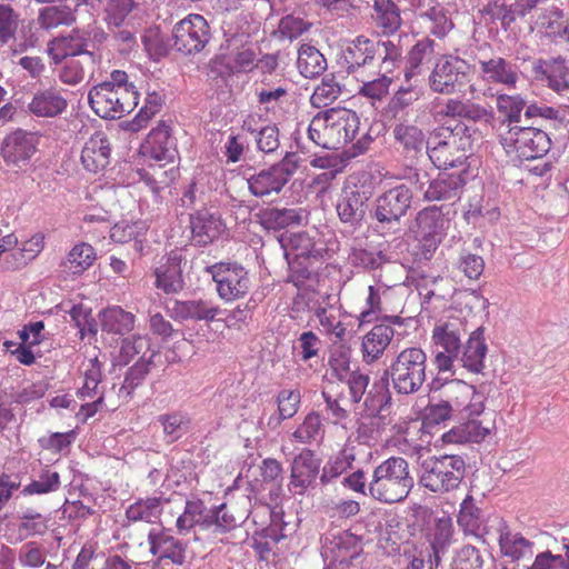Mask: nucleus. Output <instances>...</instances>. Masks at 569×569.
Returning a JSON list of instances; mask_svg holds the SVG:
<instances>
[{
    "label": "nucleus",
    "instance_id": "1",
    "mask_svg": "<svg viewBox=\"0 0 569 569\" xmlns=\"http://www.w3.org/2000/svg\"><path fill=\"white\" fill-rule=\"evenodd\" d=\"M359 126L360 119L355 111L332 108L312 118L308 138L323 149L338 150L356 139Z\"/></svg>",
    "mask_w": 569,
    "mask_h": 569
},
{
    "label": "nucleus",
    "instance_id": "2",
    "mask_svg": "<svg viewBox=\"0 0 569 569\" xmlns=\"http://www.w3.org/2000/svg\"><path fill=\"white\" fill-rule=\"evenodd\" d=\"M341 59L346 72L353 77L379 64H383L386 71H393L401 62V49L391 40L375 41L359 36L346 47Z\"/></svg>",
    "mask_w": 569,
    "mask_h": 569
},
{
    "label": "nucleus",
    "instance_id": "3",
    "mask_svg": "<svg viewBox=\"0 0 569 569\" xmlns=\"http://www.w3.org/2000/svg\"><path fill=\"white\" fill-rule=\"evenodd\" d=\"M413 486L415 478L407 459L392 456L375 468L368 495L383 503H397L408 497Z\"/></svg>",
    "mask_w": 569,
    "mask_h": 569
},
{
    "label": "nucleus",
    "instance_id": "4",
    "mask_svg": "<svg viewBox=\"0 0 569 569\" xmlns=\"http://www.w3.org/2000/svg\"><path fill=\"white\" fill-rule=\"evenodd\" d=\"M467 126L456 124L455 128H436L427 143V154L436 168L447 170L450 168H465L470 147V136L466 134Z\"/></svg>",
    "mask_w": 569,
    "mask_h": 569
},
{
    "label": "nucleus",
    "instance_id": "5",
    "mask_svg": "<svg viewBox=\"0 0 569 569\" xmlns=\"http://www.w3.org/2000/svg\"><path fill=\"white\" fill-rule=\"evenodd\" d=\"M427 356L420 348H406L392 360L383 377L399 395L418 392L426 381Z\"/></svg>",
    "mask_w": 569,
    "mask_h": 569
},
{
    "label": "nucleus",
    "instance_id": "6",
    "mask_svg": "<svg viewBox=\"0 0 569 569\" xmlns=\"http://www.w3.org/2000/svg\"><path fill=\"white\" fill-rule=\"evenodd\" d=\"M466 475V461L458 455L428 457L420 465L419 483L435 493L457 489Z\"/></svg>",
    "mask_w": 569,
    "mask_h": 569
},
{
    "label": "nucleus",
    "instance_id": "7",
    "mask_svg": "<svg viewBox=\"0 0 569 569\" xmlns=\"http://www.w3.org/2000/svg\"><path fill=\"white\" fill-rule=\"evenodd\" d=\"M412 198V191L406 184L396 186L378 196L372 209L377 230L383 236L401 233L403 218L411 207Z\"/></svg>",
    "mask_w": 569,
    "mask_h": 569
},
{
    "label": "nucleus",
    "instance_id": "8",
    "mask_svg": "<svg viewBox=\"0 0 569 569\" xmlns=\"http://www.w3.org/2000/svg\"><path fill=\"white\" fill-rule=\"evenodd\" d=\"M500 143L508 154L527 161L543 158L551 148V140L545 130L526 123L501 132Z\"/></svg>",
    "mask_w": 569,
    "mask_h": 569
},
{
    "label": "nucleus",
    "instance_id": "9",
    "mask_svg": "<svg viewBox=\"0 0 569 569\" xmlns=\"http://www.w3.org/2000/svg\"><path fill=\"white\" fill-rule=\"evenodd\" d=\"M465 317L451 313L438 321L432 330V340L442 351L437 352L435 363L439 371H451L462 347V338L468 332Z\"/></svg>",
    "mask_w": 569,
    "mask_h": 569
},
{
    "label": "nucleus",
    "instance_id": "10",
    "mask_svg": "<svg viewBox=\"0 0 569 569\" xmlns=\"http://www.w3.org/2000/svg\"><path fill=\"white\" fill-rule=\"evenodd\" d=\"M361 551V540L347 530L332 529L321 537L323 569H351Z\"/></svg>",
    "mask_w": 569,
    "mask_h": 569
},
{
    "label": "nucleus",
    "instance_id": "11",
    "mask_svg": "<svg viewBox=\"0 0 569 569\" xmlns=\"http://www.w3.org/2000/svg\"><path fill=\"white\" fill-rule=\"evenodd\" d=\"M138 92H122L109 84H97L88 94V101L97 116L103 119H119L138 106Z\"/></svg>",
    "mask_w": 569,
    "mask_h": 569
},
{
    "label": "nucleus",
    "instance_id": "12",
    "mask_svg": "<svg viewBox=\"0 0 569 569\" xmlns=\"http://www.w3.org/2000/svg\"><path fill=\"white\" fill-rule=\"evenodd\" d=\"M299 157L292 152H286L282 160L268 169H262L248 179L250 192L259 198L280 193L290 178L297 171Z\"/></svg>",
    "mask_w": 569,
    "mask_h": 569
},
{
    "label": "nucleus",
    "instance_id": "13",
    "mask_svg": "<svg viewBox=\"0 0 569 569\" xmlns=\"http://www.w3.org/2000/svg\"><path fill=\"white\" fill-rule=\"evenodd\" d=\"M469 82V64L458 57L441 58L429 77L431 90L441 94L461 93Z\"/></svg>",
    "mask_w": 569,
    "mask_h": 569
},
{
    "label": "nucleus",
    "instance_id": "14",
    "mask_svg": "<svg viewBox=\"0 0 569 569\" xmlns=\"http://www.w3.org/2000/svg\"><path fill=\"white\" fill-rule=\"evenodd\" d=\"M217 283L221 299L231 301L244 297L251 287L248 271L239 263L219 262L206 268Z\"/></svg>",
    "mask_w": 569,
    "mask_h": 569
},
{
    "label": "nucleus",
    "instance_id": "15",
    "mask_svg": "<svg viewBox=\"0 0 569 569\" xmlns=\"http://www.w3.org/2000/svg\"><path fill=\"white\" fill-rule=\"evenodd\" d=\"M210 38V27L200 14H189L172 28V47L184 54L200 52Z\"/></svg>",
    "mask_w": 569,
    "mask_h": 569
},
{
    "label": "nucleus",
    "instance_id": "16",
    "mask_svg": "<svg viewBox=\"0 0 569 569\" xmlns=\"http://www.w3.org/2000/svg\"><path fill=\"white\" fill-rule=\"evenodd\" d=\"M89 44V31L84 29H73L69 34L58 37L50 41L47 51L56 64L68 57H81L88 63H93L94 56L92 51L88 50Z\"/></svg>",
    "mask_w": 569,
    "mask_h": 569
},
{
    "label": "nucleus",
    "instance_id": "17",
    "mask_svg": "<svg viewBox=\"0 0 569 569\" xmlns=\"http://www.w3.org/2000/svg\"><path fill=\"white\" fill-rule=\"evenodd\" d=\"M530 62L535 80L546 82L552 91L569 99V67L563 58L536 59Z\"/></svg>",
    "mask_w": 569,
    "mask_h": 569
},
{
    "label": "nucleus",
    "instance_id": "18",
    "mask_svg": "<svg viewBox=\"0 0 569 569\" xmlns=\"http://www.w3.org/2000/svg\"><path fill=\"white\" fill-rule=\"evenodd\" d=\"M447 401L460 420L481 416L485 410L483 396L461 380H455L447 387Z\"/></svg>",
    "mask_w": 569,
    "mask_h": 569
},
{
    "label": "nucleus",
    "instance_id": "19",
    "mask_svg": "<svg viewBox=\"0 0 569 569\" xmlns=\"http://www.w3.org/2000/svg\"><path fill=\"white\" fill-rule=\"evenodd\" d=\"M321 461L310 449H303L291 463L289 490L295 495L303 496L309 488L316 486Z\"/></svg>",
    "mask_w": 569,
    "mask_h": 569
},
{
    "label": "nucleus",
    "instance_id": "20",
    "mask_svg": "<svg viewBox=\"0 0 569 569\" xmlns=\"http://www.w3.org/2000/svg\"><path fill=\"white\" fill-rule=\"evenodd\" d=\"M415 123H411L409 119H399V122L393 128V138L396 142L401 147L402 153L406 157L415 158L422 153L423 149L427 150L428 140L423 130L418 126L422 124L426 118H429L426 111L415 112Z\"/></svg>",
    "mask_w": 569,
    "mask_h": 569
},
{
    "label": "nucleus",
    "instance_id": "21",
    "mask_svg": "<svg viewBox=\"0 0 569 569\" xmlns=\"http://www.w3.org/2000/svg\"><path fill=\"white\" fill-rule=\"evenodd\" d=\"M391 323H400V317H388L387 322L377 323L365 335L361 343L363 361L368 365L377 361L390 345L395 330Z\"/></svg>",
    "mask_w": 569,
    "mask_h": 569
},
{
    "label": "nucleus",
    "instance_id": "22",
    "mask_svg": "<svg viewBox=\"0 0 569 569\" xmlns=\"http://www.w3.org/2000/svg\"><path fill=\"white\" fill-rule=\"evenodd\" d=\"M416 16L421 24L433 36L443 38L452 29L453 23L447 10L433 0H412Z\"/></svg>",
    "mask_w": 569,
    "mask_h": 569
},
{
    "label": "nucleus",
    "instance_id": "23",
    "mask_svg": "<svg viewBox=\"0 0 569 569\" xmlns=\"http://www.w3.org/2000/svg\"><path fill=\"white\" fill-rule=\"evenodd\" d=\"M371 193L365 187L345 189L337 204L340 220L350 226H358L363 220L368 210V201Z\"/></svg>",
    "mask_w": 569,
    "mask_h": 569
},
{
    "label": "nucleus",
    "instance_id": "24",
    "mask_svg": "<svg viewBox=\"0 0 569 569\" xmlns=\"http://www.w3.org/2000/svg\"><path fill=\"white\" fill-rule=\"evenodd\" d=\"M150 552L159 560L168 559L177 566L186 562L187 543L164 530L152 528L148 531Z\"/></svg>",
    "mask_w": 569,
    "mask_h": 569
},
{
    "label": "nucleus",
    "instance_id": "25",
    "mask_svg": "<svg viewBox=\"0 0 569 569\" xmlns=\"http://www.w3.org/2000/svg\"><path fill=\"white\" fill-rule=\"evenodd\" d=\"M68 107L64 90L56 86L39 89L28 104L29 111L39 118H54Z\"/></svg>",
    "mask_w": 569,
    "mask_h": 569
},
{
    "label": "nucleus",
    "instance_id": "26",
    "mask_svg": "<svg viewBox=\"0 0 569 569\" xmlns=\"http://www.w3.org/2000/svg\"><path fill=\"white\" fill-rule=\"evenodd\" d=\"M453 525L449 517L438 519L427 533V541L431 552L429 553L430 569H437L442 558L449 552L453 538Z\"/></svg>",
    "mask_w": 569,
    "mask_h": 569
},
{
    "label": "nucleus",
    "instance_id": "27",
    "mask_svg": "<svg viewBox=\"0 0 569 569\" xmlns=\"http://www.w3.org/2000/svg\"><path fill=\"white\" fill-rule=\"evenodd\" d=\"M480 73L483 80L490 83L506 86L515 89L519 81L518 67L500 56L479 60Z\"/></svg>",
    "mask_w": 569,
    "mask_h": 569
},
{
    "label": "nucleus",
    "instance_id": "28",
    "mask_svg": "<svg viewBox=\"0 0 569 569\" xmlns=\"http://www.w3.org/2000/svg\"><path fill=\"white\" fill-rule=\"evenodd\" d=\"M111 146L102 131L94 132L81 150V162L89 172L97 173L110 162Z\"/></svg>",
    "mask_w": 569,
    "mask_h": 569
},
{
    "label": "nucleus",
    "instance_id": "29",
    "mask_svg": "<svg viewBox=\"0 0 569 569\" xmlns=\"http://www.w3.org/2000/svg\"><path fill=\"white\" fill-rule=\"evenodd\" d=\"M466 172V169H461L457 173H439L438 178L429 182V186L423 190V198L428 201H450L457 199L466 183L463 177Z\"/></svg>",
    "mask_w": 569,
    "mask_h": 569
},
{
    "label": "nucleus",
    "instance_id": "30",
    "mask_svg": "<svg viewBox=\"0 0 569 569\" xmlns=\"http://www.w3.org/2000/svg\"><path fill=\"white\" fill-rule=\"evenodd\" d=\"M36 151V138L32 133L17 130L2 142L1 153L7 163H26Z\"/></svg>",
    "mask_w": 569,
    "mask_h": 569
},
{
    "label": "nucleus",
    "instance_id": "31",
    "mask_svg": "<svg viewBox=\"0 0 569 569\" xmlns=\"http://www.w3.org/2000/svg\"><path fill=\"white\" fill-rule=\"evenodd\" d=\"M223 228L220 217L208 210H200L190 216L191 239L197 246L213 242L222 233Z\"/></svg>",
    "mask_w": 569,
    "mask_h": 569
},
{
    "label": "nucleus",
    "instance_id": "32",
    "mask_svg": "<svg viewBox=\"0 0 569 569\" xmlns=\"http://www.w3.org/2000/svg\"><path fill=\"white\" fill-rule=\"evenodd\" d=\"M490 430L489 421H485L480 416H472L461 420L458 426L446 432L442 439L448 443L480 442L490 433Z\"/></svg>",
    "mask_w": 569,
    "mask_h": 569
},
{
    "label": "nucleus",
    "instance_id": "33",
    "mask_svg": "<svg viewBox=\"0 0 569 569\" xmlns=\"http://www.w3.org/2000/svg\"><path fill=\"white\" fill-rule=\"evenodd\" d=\"M182 260L181 253L177 251L169 253L166 262L154 271L157 288L162 289L166 293L178 292L183 288Z\"/></svg>",
    "mask_w": 569,
    "mask_h": 569
},
{
    "label": "nucleus",
    "instance_id": "34",
    "mask_svg": "<svg viewBox=\"0 0 569 569\" xmlns=\"http://www.w3.org/2000/svg\"><path fill=\"white\" fill-rule=\"evenodd\" d=\"M488 347L485 342L483 328L478 327L471 331L462 355L456 361L460 362L463 368L470 372L480 373L485 368V358Z\"/></svg>",
    "mask_w": 569,
    "mask_h": 569
},
{
    "label": "nucleus",
    "instance_id": "35",
    "mask_svg": "<svg viewBox=\"0 0 569 569\" xmlns=\"http://www.w3.org/2000/svg\"><path fill=\"white\" fill-rule=\"evenodd\" d=\"M171 317L178 320L212 321L219 313V308L202 300L173 301L168 306Z\"/></svg>",
    "mask_w": 569,
    "mask_h": 569
},
{
    "label": "nucleus",
    "instance_id": "36",
    "mask_svg": "<svg viewBox=\"0 0 569 569\" xmlns=\"http://www.w3.org/2000/svg\"><path fill=\"white\" fill-rule=\"evenodd\" d=\"M362 399L363 411L368 417H382L383 412H386L391 405L389 381L382 376L380 380L372 383Z\"/></svg>",
    "mask_w": 569,
    "mask_h": 569
},
{
    "label": "nucleus",
    "instance_id": "37",
    "mask_svg": "<svg viewBox=\"0 0 569 569\" xmlns=\"http://www.w3.org/2000/svg\"><path fill=\"white\" fill-rule=\"evenodd\" d=\"M256 53L249 48H243L234 53L232 62L224 56H218L210 61V71L218 76H230L234 72L249 71L253 68Z\"/></svg>",
    "mask_w": 569,
    "mask_h": 569
},
{
    "label": "nucleus",
    "instance_id": "38",
    "mask_svg": "<svg viewBox=\"0 0 569 569\" xmlns=\"http://www.w3.org/2000/svg\"><path fill=\"white\" fill-rule=\"evenodd\" d=\"M378 68L379 70L375 74L365 72L355 77L361 83L358 91L359 94L372 100L385 98L389 93V88L392 83V78L390 77L392 71H386L383 64H379Z\"/></svg>",
    "mask_w": 569,
    "mask_h": 569
},
{
    "label": "nucleus",
    "instance_id": "39",
    "mask_svg": "<svg viewBox=\"0 0 569 569\" xmlns=\"http://www.w3.org/2000/svg\"><path fill=\"white\" fill-rule=\"evenodd\" d=\"M372 9V18L383 33H395L400 28V9L392 0H373Z\"/></svg>",
    "mask_w": 569,
    "mask_h": 569
},
{
    "label": "nucleus",
    "instance_id": "40",
    "mask_svg": "<svg viewBox=\"0 0 569 569\" xmlns=\"http://www.w3.org/2000/svg\"><path fill=\"white\" fill-rule=\"evenodd\" d=\"M140 0H100L103 21L108 28L122 27L130 21L131 12L138 8Z\"/></svg>",
    "mask_w": 569,
    "mask_h": 569
},
{
    "label": "nucleus",
    "instance_id": "41",
    "mask_svg": "<svg viewBox=\"0 0 569 569\" xmlns=\"http://www.w3.org/2000/svg\"><path fill=\"white\" fill-rule=\"evenodd\" d=\"M100 321L102 330L110 333L124 335L134 328V316L118 306L103 310Z\"/></svg>",
    "mask_w": 569,
    "mask_h": 569
},
{
    "label": "nucleus",
    "instance_id": "42",
    "mask_svg": "<svg viewBox=\"0 0 569 569\" xmlns=\"http://www.w3.org/2000/svg\"><path fill=\"white\" fill-rule=\"evenodd\" d=\"M305 218V210L301 208H269L262 212V222L269 229L300 226Z\"/></svg>",
    "mask_w": 569,
    "mask_h": 569
},
{
    "label": "nucleus",
    "instance_id": "43",
    "mask_svg": "<svg viewBox=\"0 0 569 569\" xmlns=\"http://www.w3.org/2000/svg\"><path fill=\"white\" fill-rule=\"evenodd\" d=\"M297 66L305 78H316L327 69V60L313 46L302 44L298 51Z\"/></svg>",
    "mask_w": 569,
    "mask_h": 569
},
{
    "label": "nucleus",
    "instance_id": "44",
    "mask_svg": "<svg viewBox=\"0 0 569 569\" xmlns=\"http://www.w3.org/2000/svg\"><path fill=\"white\" fill-rule=\"evenodd\" d=\"M258 103L267 111L276 114L289 103L290 93L287 86L263 84L256 89Z\"/></svg>",
    "mask_w": 569,
    "mask_h": 569
},
{
    "label": "nucleus",
    "instance_id": "45",
    "mask_svg": "<svg viewBox=\"0 0 569 569\" xmlns=\"http://www.w3.org/2000/svg\"><path fill=\"white\" fill-rule=\"evenodd\" d=\"M497 108L500 113L505 114L501 126L506 127L507 130L525 123L521 112L527 106L525 99L519 94H499L497 97Z\"/></svg>",
    "mask_w": 569,
    "mask_h": 569
},
{
    "label": "nucleus",
    "instance_id": "46",
    "mask_svg": "<svg viewBox=\"0 0 569 569\" xmlns=\"http://www.w3.org/2000/svg\"><path fill=\"white\" fill-rule=\"evenodd\" d=\"M151 352L150 339L148 336L133 335L121 341L120 351L117 357V363L120 366L128 365L134 356L141 355L140 358H148Z\"/></svg>",
    "mask_w": 569,
    "mask_h": 569
},
{
    "label": "nucleus",
    "instance_id": "47",
    "mask_svg": "<svg viewBox=\"0 0 569 569\" xmlns=\"http://www.w3.org/2000/svg\"><path fill=\"white\" fill-rule=\"evenodd\" d=\"M76 21V9L70 4L46 7L40 11L38 22L43 29L70 26Z\"/></svg>",
    "mask_w": 569,
    "mask_h": 569
},
{
    "label": "nucleus",
    "instance_id": "48",
    "mask_svg": "<svg viewBox=\"0 0 569 569\" xmlns=\"http://www.w3.org/2000/svg\"><path fill=\"white\" fill-rule=\"evenodd\" d=\"M96 260V251L89 243L82 242L76 244L68 253L62 266L72 274H81L84 270L92 266Z\"/></svg>",
    "mask_w": 569,
    "mask_h": 569
},
{
    "label": "nucleus",
    "instance_id": "49",
    "mask_svg": "<svg viewBox=\"0 0 569 569\" xmlns=\"http://www.w3.org/2000/svg\"><path fill=\"white\" fill-rule=\"evenodd\" d=\"M499 545L501 552L512 560L532 556L533 543L519 533L502 532L499 537Z\"/></svg>",
    "mask_w": 569,
    "mask_h": 569
},
{
    "label": "nucleus",
    "instance_id": "50",
    "mask_svg": "<svg viewBox=\"0 0 569 569\" xmlns=\"http://www.w3.org/2000/svg\"><path fill=\"white\" fill-rule=\"evenodd\" d=\"M161 499L148 498L139 500L127 509V518L131 521L156 522L161 515Z\"/></svg>",
    "mask_w": 569,
    "mask_h": 569
},
{
    "label": "nucleus",
    "instance_id": "51",
    "mask_svg": "<svg viewBox=\"0 0 569 569\" xmlns=\"http://www.w3.org/2000/svg\"><path fill=\"white\" fill-rule=\"evenodd\" d=\"M325 428L318 412H309L302 423L292 433V438L301 443H311L322 439Z\"/></svg>",
    "mask_w": 569,
    "mask_h": 569
},
{
    "label": "nucleus",
    "instance_id": "52",
    "mask_svg": "<svg viewBox=\"0 0 569 569\" xmlns=\"http://www.w3.org/2000/svg\"><path fill=\"white\" fill-rule=\"evenodd\" d=\"M47 559L46 547L37 541L23 543L18 551V562L22 569H40Z\"/></svg>",
    "mask_w": 569,
    "mask_h": 569
},
{
    "label": "nucleus",
    "instance_id": "53",
    "mask_svg": "<svg viewBox=\"0 0 569 569\" xmlns=\"http://www.w3.org/2000/svg\"><path fill=\"white\" fill-rule=\"evenodd\" d=\"M481 511L475 505L473 498L468 496L460 506L458 525L466 533L479 535L481 528Z\"/></svg>",
    "mask_w": 569,
    "mask_h": 569
},
{
    "label": "nucleus",
    "instance_id": "54",
    "mask_svg": "<svg viewBox=\"0 0 569 569\" xmlns=\"http://www.w3.org/2000/svg\"><path fill=\"white\" fill-rule=\"evenodd\" d=\"M341 88L336 81L333 74H328L322 78L319 86L316 87L310 101L316 108H323L331 104L340 96Z\"/></svg>",
    "mask_w": 569,
    "mask_h": 569
},
{
    "label": "nucleus",
    "instance_id": "55",
    "mask_svg": "<svg viewBox=\"0 0 569 569\" xmlns=\"http://www.w3.org/2000/svg\"><path fill=\"white\" fill-rule=\"evenodd\" d=\"M158 422L162 426L168 442H173L181 438L188 427V420L180 412L160 415Z\"/></svg>",
    "mask_w": 569,
    "mask_h": 569
},
{
    "label": "nucleus",
    "instance_id": "56",
    "mask_svg": "<svg viewBox=\"0 0 569 569\" xmlns=\"http://www.w3.org/2000/svg\"><path fill=\"white\" fill-rule=\"evenodd\" d=\"M448 284L449 280L443 277L422 276L418 284L419 293L423 296L425 300H430L433 297L445 299L449 295Z\"/></svg>",
    "mask_w": 569,
    "mask_h": 569
},
{
    "label": "nucleus",
    "instance_id": "57",
    "mask_svg": "<svg viewBox=\"0 0 569 569\" xmlns=\"http://www.w3.org/2000/svg\"><path fill=\"white\" fill-rule=\"evenodd\" d=\"M83 58L68 59L59 72V79L66 84H78L86 76V68L91 66Z\"/></svg>",
    "mask_w": 569,
    "mask_h": 569
},
{
    "label": "nucleus",
    "instance_id": "58",
    "mask_svg": "<svg viewBox=\"0 0 569 569\" xmlns=\"http://www.w3.org/2000/svg\"><path fill=\"white\" fill-rule=\"evenodd\" d=\"M149 142L153 146H159V152L156 153V158L159 160L171 159L173 157V141L168 126L161 124L153 129L149 134Z\"/></svg>",
    "mask_w": 569,
    "mask_h": 569
},
{
    "label": "nucleus",
    "instance_id": "59",
    "mask_svg": "<svg viewBox=\"0 0 569 569\" xmlns=\"http://www.w3.org/2000/svg\"><path fill=\"white\" fill-rule=\"evenodd\" d=\"M111 31V40L120 53H128L137 46L136 31L130 21L122 27L108 28Z\"/></svg>",
    "mask_w": 569,
    "mask_h": 569
},
{
    "label": "nucleus",
    "instance_id": "60",
    "mask_svg": "<svg viewBox=\"0 0 569 569\" xmlns=\"http://www.w3.org/2000/svg\"><path fill=\"white\" fill-rule=\"evenodd\" d=\"M162 106V98L157 92L149 93L146 98L144 106L140 109L136 118L130 122V128L133 131L144 127L146 123L160 111Z\"/></svg>",
    "mask_w": 569,
    "mask_h": 569
},
{
    "label": "nucleus",
    "instance_id": "61",
    "mask_svg": "<svg viewBox=\"0 0 569 569\" xmlns=\"http://www.w3.org/2000/svg\"><path fill=\"white\" fill-rule=\"evenodd\" d=\"M19 24L18 13L9 4H0V41L8 43L14 39Z\"/></svg>",
    "mask_w": 569,
    "mask_h": 569
},
{
    "label": "nucleus",
    "instance_id": "62",
    "mask_svg": "<svg viewBox=\"0 0 569 569\" xmlns=\"http://www.w3.org/2000/svg\"><path fill=\"white\" fill-rule=\"evenodd\" d=\"M258 149L268 154L276 152L280 147V133L276 124H267L256 133Z\"/></svg>",
    "mask_w": 569,
    "mask_h": 569
},
{
    "label": "nucleus",
    "instance_id": "63",
    "mask_svg": "<svg viewBox=\"0 0 569 569\" xmlns=\"http://www.w3.org/2000/svg\"><path fill=\"white\" fill-rule=\"evenodd\" d=\"M203 511H206V507L201 500L187 501L183 513L177 519L178 530H190L198 526Z\"/></svg>",
    "mask_w": 569,
    "mask_h": 569
},
{
    "label": "nucleus",
    "instance_id": "64",
    "mask_svg": "<svg viewBox=\"0 0 569 569\" xmlns=\"http://www.w3.org/2000/svg\"><path fill=\"white\" fill-rule=\"evenodd\" d=\"M457 267L469 279H478L483 272L485 261L482 257L463 250L459 254Z\"/></svg>",
    "mask_w": 569,
    "mask_h": 569
}]
</instances>
